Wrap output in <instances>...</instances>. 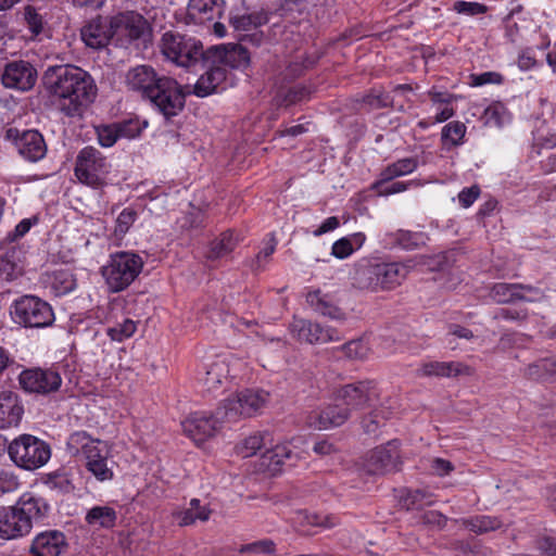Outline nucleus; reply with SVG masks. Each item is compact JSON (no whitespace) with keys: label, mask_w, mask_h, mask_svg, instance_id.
<instances>
[{"label":"nucleus","mask_w":556,"mask_h":556,"mask_svg":"<svg viewBox=\"0 0 556 556\" xmlns=\"http://www.w3.org/2000/svg\"><path fill=\"white\" fill-rule=\"evenodd\" d=\"M43 84L59 109L67 116L79 114L97 96V87L91 75L73 65L48 68Z\"/></svg>","instance_id":"obj_1"},{"label":"nucleus","mask_w":556,"mask_h":556,"mask_svg":"<svg viewBox=\"0 0 556 556\" xmlns=\"http://www.w3.org/2000/svg\"><path fill=\"white\" fill-rule=\"evenodd\" d=\"M125 84L129 90L148 98L166 118L176 116L185 105V94L178 83L170 77H159L150 65L129 68Z\"/></svg>","instance_id":"obj_2"},{"label":"nucleus","mask_w":556,"mask_h":556,"mask_svg":"<svg viewBox=\"0 0 556 556\" xmlns=\"http://www.w3.org/2000/svg\"><path fill=\"white\" fill-rule=\"evenodd\" d=\"M49 511L45 498L31 493L23 494L13 506H0V538L15 540L30 533L34 523Z\"/></svg>","instance_id":"obj_3"},{"label":"nucleus","mask_w":556,"mask_h":556,"mask_svg":"<svg viewBox=\"0 0 556 556\" xmlns=\"http://www.w3.org/2000/svg\"><path fill=\"white\" fill-rule=\"evenodd\" d=\"M414 260L387 262L380 257L361 260L354 279L358 287L371 292L392 290L400 286L416 266Z\"/></svg>","instance_id":"obj_4"},{"label":"nucleus","mask_w":556,"mask_h":556,"mask_svg":"<svg viewBox=\"0 0 556 556\" xmlns=\"http://www.w3.org/2000/svg\"><path fill=\"white\" fill-rule=\"evenodd\" d=\"M66 448L73 456L79 454L84 456L87 470L98 481L113 479V467L109 459L110 450L105 442L91 438L86 431H76L68 437Z\"/></svg>","instance_id":"obj_5"},{"label":"nucleus","mask_w":556,"mask_h":556,"mask_svg":"<svg viewBox=\"0 0 556 556\" xmlns=\"http://www.w3.org/2000/svg\"><path fill=\"white\" fill-rule=\"evenodd\" d=\"M269 400L270 394L263 389H243L224 400L217 407V415L227 422H236L261 414Z\"/></svg>","instance_id":"obj_6"},{"label":"nucleus","mask_w":556,"mask_h":556,"mask_svg":"<svg viewBox=\"0 0 556 556\" xmlns=\"http://www.w3.org/2000/svg\"><path fill=\"white\" fill-rule=\"evenodd\" d=\"M144 262L134 252L112 254L101 273L110 292L117 293L127 289L142 271Z\"/></svg>","instance_id":"obj_7"},{"label":"nucleus","mask_w":556,"mask_h":556,"mask_svg":"<svg viewBox=\"0 0 556 556\" xmlns=\"http://www.w3.org/2000/svg\"><path fill=\"white\" fill-rule=\"evenodd\" d=\"M8 453L11 460L25 470L41 468L51 457L49 444L31 434L15 438L9 444Z\"/></svg>","instance_id":"obj_8"},{"label":"nucleus","mask_w":556,"mask_h":556,"mask_svg":"<svg viewBox=\"0 0 556 556\" xmlns=\"http://www.w3.org/2000/svg\"><path fill=\"white\" fill-rule=\"evenodd\" d=\"M11 316L15 324L26 328H45L54 321L51 305L35 295H23L11 306Z\"/></svg>","instance_id":"obj_9"},{"label":"nucleus","mask_w":556,"mask_h":556,"mask_svg":"<svg viewBox=\"0 0 556 556\" xmlns=\"http://www.w3.org/2000/svg\"><path fill=\"white\" fill-rule=\"evenodd\" d=\"M161 50L167 60L184 67L191 66L205 59V51H203V46L198 39L174 33L163 35Z\"/></svg>","instance_id":"obj_10"},{"label":"nucleus","mask_w":556,"mask_h":556,"mask_svg":"<svg viewBox=\"0 0 556 556\" xmlns=\"http://www.w3.org/2000/svg\"><path fill=\"white\" fill-rule=\"evenodd\" d=\"M110 172V162L98 149L85 147L78 152L74 173L79 182L97 188L104 184Z\"/></svg>","instance_id":"obj_11"},{"label":"nucleus","mask_w":556,"mask_h":556,"mask_svg":"<svg viewBox=\"0 0 556 556\" xmlns=\"http://www.w3.org/2000/svg\"><path fill=\"white\" fill-rule=\"evenodd\" d=\"M380 395L377 383L374 380H361L348 383L336 392L334 401L340 402L344 408L353 410L371 406Z\"/></svg>","instance_id":"obj_12"},{"label":"nucleus","mask_w":556,"mask_h":556,"mask_svg":"<svg viewBox=\"0 0 556 556\" xmlns=\"http://www.w3.org/2000/svg\"><path fill=\"white\" fill-rule=\"evenodd\" d=\"M18 383L28 394L48 395L60 389L62 377L51 368L33 367L20 372Z\"/></svg>","instance_id":"obj_13"},{"label":"nucleus","mask_w":556,"mask_h":556,"mask_svg":"<svg viewBox=\"0 0 556 556\" xmlns=\"http://www.w3.org/2000/svg\"><path fill=\"white\" fill-rule=\"evenodd\" d=\"M290 330L298 341L309 344H323L341 339L337 329L330 326H321L307 319H294Z\"/></svg>","instance_id":"obj_14"},{"label":"nucleus","mask_w":556,"mask_h":556,"mask_svg":"<svg viewBox=\"0 0 556 556\" xmlns=\"http://www.w3.org/2000/svg\"><path fill=\"white\" fill-rule=\"evenodd\" d=\"M222 422H226L220 415H206L204 413H193L182 422V430L197 444H200L213 437L222 427Z\"/></svg>","instance_id":"obj_15"},{"label":"nucleus","mask_w":556,"mask_h":556,"mask_svg":"<svg viewBox=\"0 0 556 556\" xmlns=\"http://www.w3.org/2000/svg\"><path fill=\"white\" fill-rule=\"evenodd\" d=\"M113 37L126 45L144 37L148 34L147 21L137 13L128 12L111 22Z\"/></svg>","instance_id":"obj_16"},{"label":"nucleus","mask_w":556,"mask_h":556,"mask_svg":"<svg viewBox=\"0 0 556 556\" xmlns=\"http://www.w3.org/2000/svg\"><path fill=\"white\" fill-rule=\"evenodd\" d=\"M204 62L217 63L225 68H243L249 65L250 56L242 46L220 45L205 51Z\"/></svg>","instance_id":"obj_17"},{"label":"nucleus","mask_w":556,"mask_h":556,"mask_svg":"<svg viewBox=\"0 0 556 556\" xmlns=\"http://www.w3.org/2000/svg\"><path fill=\"white\" fill-rule=\"evenodd\" d=\"M399 464V443L391 441L387 445L374 448L366 458L365 467L369 473L382 475L395 470Z\"/></svg>","instance_id":"obj_18"},{"label":"nucleus","mask_w":556,"mask_h":556,"mask_svg":"<svg viewBox=\"0 0 556 556\" xmlns=\"http://www.w3.org/2000/svg\"><path fill=\"white\" fill-rule=\"evenodd\" d=\"M37 79V72L26 61H14L9 63L2 74V84L7 88L27 91L31 89Z\"/></svg>","instance_id":"obj_19"},{"label":"nucleus","mask_w":556,"mask_h":556,"mask_svg":"<svg viewBox=\"0 0 556 556\" xmlns=\"http://www.w3.org/2000/svg\"><path fill=\"white\" fill-rule=\"evenodd\" d=\"M350 418V408H344L340 402L315 409L307 416V425L317 430L340 427Z\"/></svg>","instance_id":"obj_20"},{"label":"nucleus","mask_w":556,"mask_h":556,"mask_svg":"<svg viewBox=\"0 0 556 556\" xmlns=\"http://www.w3.org/2000/svg\"><path fill=\"white\" fill-rule=\"evenodd\" d=\"M425 94L429 98L430 111L434 113L432 123H444L455 115L458 96L437 87L430 88Z\"/></svg>","instance_id":"obj_21"},{"label":"nucleus","mask_w":556,"mask_h":556,"mask_svg":"<svg viewBox=\"0 0 556 556\" xmlns=\"http://www.w3.org/2000/svg\"><path fill=\"white\" fill-rule=\"evenodd\" d=\"M490 295L497 303H508L517 299L532 302L541 298V292L530 286L500 282L493 286Z\"/></svg>","instance_id":"obj_22"},{"label":"nucleus","mask_w":556,"mask_h":556,"mask_svg":"<svg viewBox=\"0 0 556 556\" xmlns=\"http://www.w3.org/2000/svg\"><path fill=\"white\" fill-rule=\"evenodd\" d=\"M23 414L24 406L18 394L11 390L0 391V430L16 427Z\"/></svg>","instance_id":"obj_23"},{"label":"nucleus","mask_w":556,"mask_h":556,"mask_svg":"<svg viewBox=\"0 0 556 556\" xmlns=\"http://www.w3.org/2000/svg\"><path fill=\"white\" fill-rule=\"evenodd\" d=\"M207 71L197 80L193 93L198 97H206L224 89L228 76V70L213 62H205Z\"/></svg>","instance_id":"obj_24"},{"label":"nucleus","mask_w":556,"mask_h":556,"mask_svg":"<svg viewBox=\"0 0 556 556\" xmlns=\"http://www.w3.org/2000/svg\"><path fill=\"white\" fill-rule=\"evenodd\" d=\"M65 547V535L61 531L49 530L34 538L30 553L33 556H60Z\"/></svg>","instance_id":"obj_25"},{"label":"nucleus","mask_w":556,"mask_h":556,"mask_svg":"<svg viewBox=\"0 0 556 556\" xmlns=\"http://www.w3.org/2000/svg\"><path fill=\"white\" fill-rule=\"evenodd\" d=\"M16 149L22 157L29 162H38L47 153V144L37 130H26L15 140Z\"/></svg>","instance_id":"obj_26"},{"label":"nucleus","mask_w":556,"mask_h":556,"mask_svg":"<svg viewBox=\"0 0 556 556\" xmlns=\"http://www.w3.org/2000/svg\"><path fill=\"white\" fill-rule=\"evenodd\" d=\"M225 9V0H189L187 14L197 24L219 18Z\"/></svg>","instance_id":"obj_27"},{"label":"nucleus","mask_w":556,"mask_h":556,"mask_svg":"<svg viewBox=\"0 0 556 556\" xmlns=\"http://www.w3.org/2000/svg\"><path fill=\"white\" fill-rule=\"evenodd\" d=\"M306 302L316 313L325 317L337 321L346 319L345 312L337 305L333 295L329 293H324L318 289L308 291Z\"/></svg>","instance_id":"obj_28"},{"label":"nucleus","mask_w":556,"mask_h":556,"mask_svg":"<svg viewBox=\"0 0 556 556\" xmlns=\"http://www.w3.org/2000/svg\"><path fill=\"white\" fill-rule=\"evenodd\" d=\"M473 368L460 362H427L419 369L418 375L425 377H457L471 376Z\"/></svg>","instance_id":"obj_29"},{"label":"nucleus","mask_w":556,"mask_h":556,"mask_svg":"<svg viewBox=\"0 0 556 556\" xmlns=\"http://www.w3.org/2000/svg\"><path fill=\"white\" fill-rule=\"evenodd\" d=\"M80 36L86 46L92 49L103 48L113 38L111 23L102 18L92 20L81 28Z\"/></svg>","instance_id":"obj_30"},{"label":"nucleus","mask_w":556,"mask_h":556,"mask_svg":"<svg viewBox=\"0 0 556 556\" xmlns=\"http://www.w3.org/2000/svg\"><path fill=\"white\" fill-rule=\"evenodd\" d=\"M230 374V362L226 358L217 359L207 365L200 381L208 393L217 392L228 380Z\"/></svg>","instance_id":"obj_31"},{"label":"nucleus","mask_w":556,"mask_h":556,"mask_svg":"<svg viewBox=\"0 0 556 556\" xmlns=\"http://www.w3.org/2000/svg\"><path fill=\"white\" fill-rule=\"evenodd\" d=\"M428 237L424 232H412L406 230H396L386 232L382 243L386 248L399 247L404 250H414L425 245Z\"/></svg>","instance_id":"obj_32"},{"label":"nucleus","mask_w":556,"mask_h":556,"mask_svg":"<svg viewBox=\"0 0 556 556\" xmlns=\"http://www.w3.org/2000/svg\"><path fill=\"white\" fill-rule=\"evenodd\" d=\"M211 514L212 510L208 505L202 504L199 498H192L189 502V507L174 511L173 517L179 526L186 527L197 521H207Z\"/></svg>","instance_id":"obj_33"},{"label":"nucleus","mask_w":556,"mask_h":556,"mask_svg":"<svg viewBox=\"0 0 556 556\" xmlns=\"http://www.w3.org/2000/svg\"><path fill=\"white\" fill-rule=\"evenodd\" d=\"M117 513L109 505H97L87 510L86 523L93 529H111L115 526Z\"/></svg>","instance_id":"obj_34"},{"label":"nucleus","mask_w":556,"mask_h":556,"mask_svg":"<svg viewBox=\"0 0 556 556\" xmlns=\"http://www.w3.org/2000/svg\"><path fill=\"white\" fill-rule=\"evenodd\" d=\"M292 450L290 443L276 444L275 446L267 447L262 454L261 466L270 473L279 470L280 466L292 457Z\"/></svg>","instance_id":"obj_35"},{"label":"nucleus","mask_w":556,"mask_h":556,"mask_svg":"<svg viewBox=\"0 0 556 556\" xmlns=\"http://www.w3.org/2000/svg\"><path fill=\"white\" fill-rule=\"evenodd\" d=\"M266 21L267 18L263 14H242L233 16L231 25L240 38L248 37L251 33L253 38L258 39L260 35L256 30Z\"/></svg>","instance_id":"obj_36"},{"label":"nucleus","mask_w":556,"mask_h":556,"mask_svg":"<svg viewBox=\"0 0 556 556\" xmlns=\"http://www.w3.org/2000/svg\"><path fill=\"white\" fill-rule=\"evenodd\" d=\"M271 435L268 432H254L244 438L237 446L236 452L243 458L252 457L262 448L266 450L271 444Z\"/></svg>","instance_id":"obj_37"},{"label":"nucleus","mask_w":556,"mask_h":556,"mask_svg":"<svg viewBox=\"0 0 556 556\" xmlns=\"http://www.w3.org/2000/svg\"><path fill=\"white\" fill-rule=\"evenodd\" d=\"M365 241L366 236L364 232H354L334 241L331 248V253L339 260L348 258L355 251L359 250L364 245Z\"/></svg>","instance_id":"obj_38"},{"label":"nucleus","mask_w":556,"mask_h":556,"mask_svg":"<svg viewBox=\"0 0 556 556\" xmlns=\"http://www.w3.org/2000/svg\"><path fill=\"white\" fill-rule=\"evenodd\" d=\"M23 274L21 252L16 249L8 250L0 257V277L7 281L17 279Z\"/></svg>","instance_id":"obj_39"},{"label":"nucleus","mask_w":556,"mask_h":556,"mask_svg":"<svg viewBox=\"0 0 556 556\" xmlns=\"http://www.w3.org/2000/svg\"><path fill=\"white\" fill-rule=\"evenodd\" d=\"M239 238L233 231H225L213 240L206 253L208 260H217L229 254L238 244Z\"/></svg>","instance_id":"obj_40"},{"label":"nucleus","mask_w":556,"mask_h":556,"mask_svg":"<svg viewBox=\"0 0 556 556\" xmlns=\"http://www.w3.org/2000/svg\"><path fill=\"white\" fill-rule=\"evenodd\" d=\"M418 167V160L416 157H404L396 162L389 164L380 174L379 184L393 180L397 177L408 175L416 170Z\"/></svg>","instance_id":"obj_41"},{"label":"nucleus","mask_w":556,"mask_h":556,"mask_svg":"<svg viewBox=\"0 0 556 556\" xmlns=\"http://www.w3.org/2000/svg\"><path fill=\"white\" fill-rule=\"evenodd\" d=\"M292 521L302 531H308V527L331 528L336 525L334 518L309 513L307 510L295 511Z\"/></svg>","instance_id":"obj_42"},{"label":"nucleus","mask_w":556,"mask_h":556,"mask_svg":"<svg viewBox=\"0 0 556 556\" xmlns=\"http://www.w3.org/2000/svg\"><path fill=\"white\" fill-rule=\"evenodd\" d=\"M525 376L533 380H545L556 375V357H546L529 364Z\"/></svg>","instance_id":"obj_43"},{"label":"nucleus","mask_w":556,"mask_h":556,"mask_svg":"<svg viewBox=\"0 0 556 556\" xmlns=\"http://www.w3.org/2000/svg\"><path fill=\"white\" fill-rule=\"evenodd\" d=\"M467 127L459 121L447 123L441 131L442 144L446 148H453L464 144Z\"/></svg>","instance_id":"obj_44"},{"label":"nucleus","mask_w":556,"mask_h":556,"mask_svg":"<svg viewBox=\"0 0 556 556\" xmlns=\"http://www.w3.org/2000/svg\"><path fill=\"white\" fill-rule=\"evenodd\" d=\"M466 529L477 534L495 531L503 526V522L497 517L492 516H475L463 520Z\"/></svg>","instance_id":"obj_45"},{"label":"nucleus","mask_w":556,"mask_h":556,"mask_svg":"<svg viewBox=\"0 0 556 556\" xmlns=\"http://www.w3.org/2000/svg\"><path fill=\"white\" fill-rule=\"evenodd\" d=\"M311 90L302 85H294L288 89L280 88L277 91L275 101L278 106H289L308 98Z\"/></svg>","instance_id":"obj_46"},{"label":"nucleus","mask_w":556,"mask_h":556,"mask_svg":"<svg viewBox=\"0 0 556 556\" xmlns=\"http://www.w3.org/2000/svg\"><path fill=\"white\" fill-rule=\"evenodd\" d=\"M137 330V323L126 316H123L121 320L106 328V336L116 342H123L134 336Z\"/></svg>","instance_id":"obj_47"},{"label":"nucleus","mask_w":556,"mask_h":556,"mask_svg":"<svg viewBox=\"0 0 556 556\" xmlns=\"http://www.w3.org/2000/svg\"><path fill=\"white\" fill-rule=\"evenodd\" d=\"M484 124L488 126L502 127L510 121L507 109L501 102L491 103L482 116Z\"/></svg>","instance_id":"obj_48"},{"label":"nucleus","mask_w":556,"mask_h":556,"mask_svg":"<svg viewBox=\"0 0 556 556\" xmlns=\"http://www.w3.org/2000/svg\"><path fill=\"white\" fill-rule=\"evenodd\" d=\"M51 288L56 295L70 293L76 288V279L67 269L55 270L51 277Z\"/></svg>","instance_id":"obj_49"},{"label":"nucleus","mask_w":556,"mask_h":556,"mask_svg":"<svg viewBox=\"0 0 556 556\" xmlns=\"http://www.w3.org/2000/svg\"><path fill=\"white\" fill-rule=\"evenodd\" d=\"M345 356L352 359H364L369 355L370 348L365 339L351 340L342 346Z\"/></svg>","instance_id":"obj_50"},{"label":"nucleus","mask_w":556,"mask_h":556,"mask_svg":"<svg viewBox=\"0 0 556 556\" xmlns=\"http://www.w3.org/2000/svg\"><path fill=\"white\" fill-rule=\"evenodd\" d=\"M24 18L29 31L34 37H37L38 35L42 34L46 22L42 15L39 14L34 7L26 5L24 8Z\"/></svg>","instance_id":"obj_51"},{"label":"nucleus","mask_w":556,"mask_h":556,"mask_svg":"<svg viewBox=\"0 0 556 556\" xmlns=\"http://www.w3.org/2000/svg\"><path fill=\"white\" fill-rule=\"evenodd\" d=\"M136 219L137 213L135 210L130 207L124 208L116 218L114 230L115 236L119 238L124 237L128 232V230L130 229Z\"/></svg>","instance_id":"obj_52"},{"label":"nucleus","mask_w":556,"mask_h":556,"mask_svg":"<svg viewBox=\"0 0 556 556\" xmlns=\"http://www.w3.org/2000/svg\"><path fill=\"white\" fill-rule=\"evenodd\" d=\"M39 223V219L37 216H31L28 218L22 219L13 230L9 231L5 236L7 242H15L21 240L26 233L29 232L31 227L36 226Z\"/></svg>","instance_id":"obj_53"},{"label":"nucleus","mask_w":556,"mask_h":556,"mask_svg":"<svg viewBox=\"0 0 556 556\" xmlns=\"http://www.w3.org/2000/svg\"><path fill=\"white\" fill-rule=\"evenodd\" d=\"M18 476L7 467H0V493L15 492L20 488Z\"/></svg>","instance_id":"obj_54"},{"label":"nucleus","mask_w":556,"mask_h":556,"mask_svg":"<svg viewBox=\"0 0 556 556\" xmlns=\"http://www.w3.org/2000/svg\"><path fill=\"white\" fill-rule=\"evenodd\" d=\"M97 135L99 143L104 148L114 146V143L119 139L115 124L97 127Z\"/></svg>","instance_id":"obj_55"},{"label":"nucleus","mask_w":556,"mask_h":556,"mask_svg":"<svg viewBox=\"0 0 556 556\" xmlns=\"http://www.w3.org/2000/svg\"><path fill=\"white\" fill-rule=\"evenodd\" d=\"M239 552L242 554H270L274 552V543L270 540H260L240 546Z\"/></svg>","instance_id":"obj_56"},{"label":"nucleus","mask_w":556,"mask_h":556,"mask_svg":"<svg viewBox=\"0 0 556 556\" xmlns=\"http://www.w3.org/2000/svg\"><path fill=\"white\" fill-rule=\"evenodd\" d=\"M119 138L132 139L140 135L142 127L139 121L129 119L123 123H115Z\"/></svg>","instance_id":"obj_57"},{"label":"nucleus","mask_w":556,"mask_h":556,"mask_svg":"<svg viewBox=\"0 0 556 556\" xmlns=\"http://www.w3.org/2000/svg\"><path fill=\"white\" fill-rule=\"evenodd\" d=\"M503 77L501 74L496 72H484L481 74H476L470 76L469 85L472 87H479L489 84H501Z\"/></svg>","instance_id":"obj_58"},{"label":"nucleus","mask_w":556,"mask_h":556,"mask_svg":"<svg viewBox=\"0 0 556 556\" xmlns=\"http://www.w3.org/2000/svg\"><path fill=\"white\" fill-rule=\"evenodd\" d=\"M454 9L458 13L468 14V15H478L485 12V5L479 2H467V1H457L454 3Z\"/></svg>","instance_id":"obj_59"},{"label":"nucleus","mask_w":556,"mask_h":556,"mask_svg":"<svg viewBox=\"0 0 556 556\" xmlns=\"http://www.w3.org/2000/svg\"><path fill=\"white\" fill-rule=\"evenodd\" d=\"M480 189L478 186L465 188L458 193V201L463 207L467 208L473 204V202L478 199Z\"/></svg>","instance_id":"obj_60"},{"label":"nucleus","mask_w":556,"mask_h":556,"mask_svg":"<svg viewBox=\"0 0 556 556\" xmlns=\"http://www.w3.org/2000/svg\"><path fill=\"white\" fill-rule=\"evenodd\" d=\"M431 469L438 476H446L454 469V466L446 459L434 458L431 463Z\"/></svg>","instance_id":"obj_61"},{"label":"nucleus","mask_w":556,"mask_h":556,"mask_svg":"<svg viewBox=\"0 0 556 556\" xmlns=\"http://www.w3.org/2000/svg\"><path fill=\"white\" fill-rule=\"evenodd\" d=\"M339 225H340V222H339L338 217H336V216L328 217L321 223V225L317 229H315L313 231V235L315 237H319L324 233H327V232H330V231L337 229L339 227Z\"/></svg>","instance_id":"obj_62"},{"label":"nucleus","mask_w":556,"mask_h":556,"mask_svg":"<svg viewBox=\"0 0 556 556\" xmlns=\"http://www.w3.org/2000/svg\"><path fill=\"white\" fill-rule=\"evenodd\" d=\"M497 316L506 320H522L526 318L527 314L525 311L518 308H502Z\"/></svg>","instance_id":"obj_63"},{"label":"nucleus","mask_w":556,"mask_h":556,"mask_svg":"<svg viewBox=\"0 0 556 556\" xmlns=\"http://www.w3.org/2000/svg\"><path fill=\"white\" fill-rule=\"evenodd\" d=\"M539 549L544 556H556V539L544 538L539 542Z\"/></svg>","instance_id":"obj_64"}]
</instances>
